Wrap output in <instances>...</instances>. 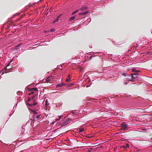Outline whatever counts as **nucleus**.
I'll return each mask as SVG.
<instances>
[{
    "instance_id": "obj_38",
    "label": "nucleus",
    "mask_w": 152,
    "mask_h": 152,
    "mask_svg": "<svg viewBox=\"0 0 152 152\" xmlns=\"http://www.w3.org/2000/svg\"><path fill=\"white\" fill-rule=\"evenodd\" d=\"M62 67L61 65L59 67H58V66L57 68H59L60 67Z\"/></svg>"
},
{
    "instance_id": "obj_31",
    "label": "nucleus",
    "mask_w": 152,
    "mask_h": 152,
    "mask_svg": "<svg viewBox=\"0 0 152 152\" xmlns=\"http://www.w3.org/2000/svg\"><path fill=\"white\" fill-rule=\"evenodd\" d=\"M31 99H30V97H28V100H27V101H28V102H29V101H30V100Z\"/></svg>"
},
{
    "instance_id": "obj_39",
    "label": "nucleus",
    "mask_w": 152,
    "mask_h": 152,
    "mask_svg": "<svg viewBox=\"0 0 152 152\" xmlns=\"http://www.w3.org/2000/svg\"><path fill=\"white\" fill-rule=\"evenodd\" d=\"M54 122H53L52 123V124H53L54 123Z\"/></svg>"
},
{
    "instance_id": "obj_30",
    "label": "nucleus",
    "mask_w": 152,
    "mask_h": 152,
    "mask_svg": "<svg viewBox=\"0 0 152 152\" xmlns=\"http://www.w3.org/2000/svg\"><path fill=\"white\" fill-rule=\"evenodd\" d=\"M34 91H31V93H29V94H28V95H31V94H34Z\"/></svg>"
},
{
    "instance_id": "obj_17",
    "label": "nucleus",
    "mask_w": 152,
    "mask_h": 152,
    "mask_svg": "<svg viewBox=\"0 0 152 152\" xmlns=\"http://www.w3.org/2000/svg\"><path fill=\"white\" fill-rule=\"evenodd\" d=\"M70 75H69L67 76V82H69V81L70 80Z\"/></svg>"
},
{
    "instance_id": "obj_5",
    "label": "nucleus",
    "mask_w": 152,
    "mask_h": 152,
    "mask_svg": "<svg viewBox=\"0 0 152 152\" xmlns=\"http://www.w3.org/2000/svg\"><path fill=\"white\" fill-rule=\"evenodd\" d=\"M22 44V43H20L19 44L13 47L12 48V50H17L18 49V48Z\"/></svg>"
},
{
    "instance_id": "obj_42",
    "label": "nucleus",
    "mask_w": 152,
    "mask_h": 152,
    "mask_svg": "<svg viewBox=\"0 0 152 152\" xmlns=\"http://www.w3.org/2000/svg\"><path fill=\"white\" fill-rule=\"evenodd\" d=\"M12 115V114H11L10 115H9L10 116H11V115Z\"/></svg>"
},
{
    "instance_id": "obj_20",
    "label": "nucleus",
    "mask_w": 152,
    "mask_h": 152,
    "mask_svg": "<svg viewBox=\"0 0 152 152\" xmlns=\"http://www.w3.org/2000/svg\"><path fill=\"white\" fill-rule=\"evenodd\" d=\"M22 130L21 131V132L22 134H23L25 131V128H23V127H22Z\"/></svg>"
},
{
    "instance_id": "obj_13",
    "label": "nucleus",
    "mask_w": 152,
    "mask_h": 152,
    "mask_svg": "<svg viewBox=\"0 0 152 152\" xmlns=\"http://www.w3.org/2000/svg\"><path fill=\"white\" fill-rule=\"evenodd\" d=\"M71 146V142L67 138V146Z\"/></svg>"
},
{
    "instance_id": "obj_37",
    "label": "nucleus",
    "mask_w": 152,
    "mask_h": 152,
    "mask_svg": "<svg viewBox=\"0 0 152 152\" xmlns=\"http://www.w3.org/2000/svg\"><path fill=\"white\" fill-rule=\"evenodd\" d=\"M132 71L133 72H136V71H135V69H132Z\"/></svg>"
},
{
    "instance_id": "obj_11",
    "label": "nucleus",
    "mask_w": 152,
    "mask_h": 152,
    "mask_svg": "<svg viewBox=\"0 0 152 152\" xmlns=\"http://www.w3.org/2000/svg\"><path fill=\"white\" fill-rule=\"evenodd\" d=\"M61 15H60L58 16L57 17V18L53 22V23H54L58 21V19H59V18H60Z\"/></svg>"
},
{
    "instance_id": "obj_32",
    "label": "nucleus",
    "mask_w": 152,
    "mask_h": 152,
    "mask_svg": "<svg viewBox=\"0 0 152 152\" xmlns=\"http://www.w3.org/2000/svg\"><path fill=\"white\" fill-rule=\"evenodd\" d=\"M34 96H31V99H34Z\"/></svg>"
},
{
    "instance_id": "obj_2",
    "label": "nucleus",
    "mask_w": 152,
    "mask_h": 152,
    "mask_svg": "<svg viewBox=\"0 0 152 152\" xmlns=\"http://www.w3.org/2000/svg\"><path fill=\"white\" fill-rule=\"evenodd\" d=\"M128 75L130 76V77H131L132 78L135 79L137 77V75H138V74L136 73L134 74L132 73L130 75Z\"/></svg>"
},
{
    "instance_id": "obj_26",
    "label": "nucleus",
    "mask_w": 152,
    "mask_h": 152,
    "mask_svg": "<svg viewBox=\"0 0 152 152\" xmlns=\"http://www.w3.org/2000/svg\"><path fill=\"white\" fill-rule=\"evenodd\" d=\"M78 11V10H77L76 11H75L73 12L72 13V15H73L75 14V13H76Z\"/></svg>"
},
{
    "instance_id": "obj_1",
    "label": "nucleus",
    "mask_w": 152,
    "mask_h": 152,
    "mask_svg": "<svg viewBox=\"0 0 152 152\" xmlns=\"http://www.w3.org/2000/svg\"><path fill=\"white\" fill-rule=\"evenodd\" d=\"M128 125L127 123L123 122L121 124V129L124 130H126L128 127Z\"/></svg>"
},
{
    "instance_id": "obj_36",
    "label": "nucleus",
    "mask_w": 152,
    "mask_h": 152,
    "mask_svg": "<svg viewBox=\"0 0 152 152\" xmlns=\"http://www.w3.org/2000/svg\"><path fill=\"white\" fill-rule=\"evenodd\" d=\"M126 147H129V145L128 144H126Z\"/></svg>"
},
{
    "instance_id": "obj_24",
    "label": "nucleus",
    "mask_w": 152,
    "mask_h": 152,
    "mask_svg": "<svg viewBox=\"0 0 152 152\" xmlns=\"http://www.w3.org/2000/svg\"><path fill=\"white\" fill-rule=\"evenodd\" d=\"M55 31V29H54V28H52V29H50V32H53L54 31Z\"/></svg>"
},
{
    "instance_id": "obj_12",
    "label": "nucleus",
    "mask_w": 152,
    "mask_h": 152,
    "mask_svg": "<svg viewBox=\"0 0 152 152\" xmlns=\"http://www.w3.org/2000/svg\"><path fill=\"white\" fill-rule=\"evenodd\" d=\"M87 9V7H86L83 6L80 9V10H81V11H83V10H86Z\"/></svg>"
},
{
    "instance_id": "obj_41",
    "label": "nucleus",
    "mask_w": 152,
    "mask_h": 152,
    "mask_svg": "<svg viewBox=\"0 0 152 152\" xmlns=\"http://www.w3.org/2000/svg\"><path fill=\"white\" fill-rule=\"evenodd\" d=\"M65 81H66V79L65 80Z\"/></svg>"
},
{
    "instance_id": "obj_23",
    "label": "nucleus",
    "mask_w": 152,
    "mask_h": 152,
    "mask_svg": "<svg viewBox=\"0 0 152 152\" xmlns=\"http://www.w3.org/2000/svg\"><path fill=\"white\" fill-rule=\"evenodd\" d=\"M61 116H58V118H57L55 119V121H58L61 118Z\"/></svg>"
},
{
    "instance_id": "obj_3",
    "label": "nucleus",
    "mask_w": 152,
    "mask_h": 152,
    "mask_svg": "<svg viewBox=\"0 0 152 152\" xmlns=\"http://www.w3.org/2000/svg\"><path fill=\"white\" fill-rule=\"evenodd\" d=\"M40 115H37V116H35V115H34L33 116V118L32 120V121L34 122L35 120L37 119L39 120L40 117Z\"/></svg>"
},
{
    "instance_id": "obj_29",
    "label": "nucleus",
    "mask_w": 152,
    "mask_h": 152,
    "mask_svg": "<svg viewBox=\"0 0 152 152\" xmlns=\"http://www.w3.org/2000/svg\"><path fill=\"white\" fill-rule=\"evenodd\" d=\"M32 104H28L27 103V104L28 106L30 107H31L33 106V105H32Z\"/></svg>"
},
{
    "instance_id": "obj_33",
    "label": "nucleus",
    "mask_w": 152,
    "mask_h": 152,
    "mask_svg": "<svg viewBox=\"0 0 152 152\" xmlns=\"http://www.w3.org/2000/svg\"><path fill=\"white\" fill-rule=\"evenodd\" d=\"M122 75H124V76H126V74L125 73H123Z\"/></svg>"
},
{
    "instance_id": "obj_27",
    "label": "nucleus",
    "mask_w": 152,
    "mask_h": 152,
    "mask_svg": "<svg viewBox=\"0 0 152 152\" xmlns=\"http://www.w3.org/2000/svg\"><path fill=\"white\" fill-rule=\"evenodd\" d=\"M44 33H50V30L45 31H44Z\"/></svg>"
},
{
    "instance_id": "obj_34",
    "label": "nucleus",
    "mask_w": 152,
    "mask_h": 152,
    "mask_svg": "<svg viewBox=\"0 0 152 152\" xmlns=\"http://www.w3.org/2000/svg\"><path fill=\"white\" fill-rule=\"evenodd\" d=\"M129 81H132V82H134V79H131L129 80Z\"/></svg>"
},
{
    "instance_id": "obj_28",
    "label": "nucleus",
    "mask_w": 152,
    "mask_h": 152,
    "mask_svg": "<svg viewBox=\"0 0 152 152\" xmlns=\"http://www.w3.org/2000/svg\"><path fill=\"white\" fill-rule=\"evenodd\" d=\"M32 105H33V106H35V105H36L37 104V103L35 102H34L33 103H32Z\"/></svg>"
},
{
    "instance_id": "obj_15",
    "label": "nucleus",
    "mask_w": 152,
    "mask_h": 152,
    "mask_svg": "<svg viewBox=\"0 0 152 152\" xmlns=\"http://www.w3.org/2000/svg\"><path fill=\"white\" fill-rule=\"evenodd\" d=\"M49 103H48V99H46L45 101V106L46 107H47L48 105H49Z\"/></svg>"
},
{
    "instance_id": "obj_43",
    "label": "nucleus",
    "mask_w": 152,
    "mask_h": 152,
    "mask_svg": "<svg viewBox=\"0 0 152 152\" xmlns=\"http://www.w3.org/2000/svg\"><path fill=\"white\" fill-rule=\"evenodd\" d=\"M34 101H35V100H34Z\"/></svg>"
},
{
    "instance_id": "obj_9",
    "label": "nucleus",
    "mask_w": 152,
    "mask_h": 152,
    "mask_svg": "<svg viewBox=\"0 0 152 152\" xmlns=\"http://www.w3.org/2000/svg\"><path fill=\"white\" fill-rule=\"evenodd\" d=\"M31 112L33 113L34 115H36L38 114L34 110H33L31 109H29Z\"/></svg>"
},
{
    "instance_id": "obj_4",
    "label": "nucleus",
    "mask_w": 152,
    "mask_h": 152,
    "mask_svg": "<svg viewBox=\"0 0 152 152\" xmlns=\"http://www.w3.org/2000/svg\"><path fill=\"white\" fill-rule=\"evenodd\" d=\"M61 126H65L66 125V121L65 119L62 120L60 122Z\"/></svg>"
},
{
    "instance_id": "obj_22",
    "label": "nucleus",
    "mask_w": 152,
    "mask_h": 152,
    "mask_svg": "<svg viewBox=\"0 0 152 152\" xmlns=\"http://www.w3.org/2000/svg\"><path fill=\"white\" fill-rule=\"evenodd\" d=\"M72 120H71L69 119H67V124L70 123V121H71L72 122Z\"/></svg>"
},
{
    "instance_id": "obj_18",
    "label": "nucleus",
    "mask_w": 152,
    "mask_h": 152,
    "mask_svg": "<svg viewBox=\"0 0 152 152\" xmlns=\"http://www.w3.org/2000/svg\"><path fill=\"white\" fill-rule=\"evenodd\" d=\"M88 12H82V13H80L79 14L80 15H86L88 13Z\"/></svg>"
},
{
    "instance_id": "obj_14",
    "label": "nucleus",
    "mask_w": 152,
    "mask_h": 152,
    "mask_svg": "<svg viewBox=\"0 0 152 152\" xmlns=\"http://www.w3.org/2000/svg\"><path fill=\"white\" fill-rule=\"evenodd\" d=\"M63 85H64V84H63V83L59 84H58L56 86V88H58V87H61L62 86H63Z\"/></svg>"
},
{
    "instance_id": "obj_7",
    "label": "nucleus",
    "mask_w": 152,
    "mask_h": 152,
    "mask_svg": "<svg viewBox=\"0 0 152 152\" xmlns=\"http://www.w3.org/2000/svg\"><path fill=\"white\" fill-rule=\"evenodd\" d=\"M135 111L137 112L142 113L143 112V110L140 108H136L135 110Z\"/></svg>"
},
{
    "instance_id": "obj_16",
    "label": "nucleus",
    "mask_w": 152,
    "mask_h": 152,
    "mask_svg": "<svg viewBox=\"0 0 152 152\" xmlns=\"http://www.w3.org/2000/svg\"><path fill=\"white\" fill-rule=\"evenodd\" d=\"M84 130V128H79L78 129V130L80 132H83Z\"/></svg>"
},
{
    "instance_id": "obj_21",
    "label": "nucleus",
    "mask_w": 152,
    "mask_h": 152,
    "mask_svg": "<svg viewBox=\"0 0 152 152\" xmlns=\"http://www.w3.org/2000/svg\"><path fill=\"white\" fill-rule=\"evenodd\" d=\"M75 16H73L69 18V21H71L72 20H74L75 19Z\"/></svg>"
},
{
    "instance_id": "obj_45",
    "label": "nucleus",
    "mask_w": 152,
    "mask_h": 152,
    "mask_svg": "<svg viewBox=\"0 0 152 152\" xmlns=\"http://www.w3.org/2000/svg\"><path fill=\"white\" fill-rule=\"evenodd\" d=\"M23 16L22 15V17H23Z\"/></svg>"
},
{
    "instance_id": "obj_6",
    "label": "nucleus",
    "mask_w": 152,
    "mask_h": 152,
    "mask_svg": "<svg viewBox=\"0 0 152 152\" xmlns=\"http://www.w3.org/2000/svg\"><path fill=\"white\" fill-rule=\"evenodd\" d=\"M27 89L28 91H38V89L36 88H28Z\"/></svg>"
},
{
    "instance_id": "obj_10",
    "label": "nucleus",
    "mask_w": 152,
    "mask_h": 152,
    "mask_svg": "<svg viewBox=\"0 0 152 152\" xmlns=\"http://www.w3.org/2000/svg\"><path fill=\"white\" fill-rule=\"evenodd\" d=\"M74 84L73 83H72L71 84H69V83H67V88H70L72 87L74 85Z\"/></svg>"
},
{
    "instance_id": "obj_25",
    "label": "nucleus",
    "mask_w": 152,
    "mask_h": 152,
    "mask_svg": "<svg viewBox=\"0 0 152 152\" xmlns=\"http://www.w3.org/2000/svg\"><path fill=\"white\" fill-rule=\"evenodd\" d=\"M4 70H5L4 69V70H2L1 71H0V74L1 73V74L2 75L4 73Z\"/></svg>"
},
{
    "instance_id": "obj_40",
    "label": "nucleus",
    "mask_w": 152,
    "mask_h": 152,
    "mask_svg": "<svg viewBox=\"0 0 152 152\" xmlns=\"http://www.w3.org/2000/svg\"><path fill=\"white\" fill-rule=\"evenodd\" d=\"M38 94V93H37V94H36V95H35V96H36V95H37V94Z\"/></svg>"
},
{
    "instance_id": "obj_44",
    "label": "nucleus",
    "mask_w": 152,
    "mask_h": 152,
    "mask_svg": "<svg viewBox=\"0 0 152 152\" xmlns=\"http://www.w3.org/2000/svg\"><path fill=\"white\" fill-rule=\"evenodd\" d=\"M23 16L22 15V17H23Z\"/></svg>"
},
{
    "instance_id": "obj_35",
    "label": "nucleus",
    "mask_w": 152,
    "mask_h": 152,
    "mask_svg": "<svg viewBox=\"0 0 152 152\" xmlns=\"http://www.w3.org/2000/svg\"><path fill=\"white\" fill-rule=\"evenodd\" d=\"M71 148H70L69 147L68 148L67 147V150H70V149H71Z\"/></svg>"
},
{
    "instance_id": "obj_19",
    "label": "nucleus",
    "mask_w": 152,
    "mask_h": 152,
    "mask_svg": "<svg viewBox=\"0 0 152 152\" xmlns=\"http://www.w3.org/2000/svg\"><path fill=\"white\" fill-rule=\"evenodd\" d=\"M12 60H11L10 62V63H8V64H7V66H6V67L4 68V69L5 70H6V69H7V67H8V66H10V63L12 62Z\"/></svg>"
},
{
    "instance_id": "obj_8",
    "label": "nucleus",
    "mask_w": 152,
    "mask_h": 152,
    "mask_svg": "<svg viewBox=\"0 0 152 152\" xmlns=\"http://www.w3.org/2000/svg\"><path fill=\"white\" fill-rule=\"evenodd\" d=\"M52 78L53 77L52 76L48 77L46 78V81L47 82H48L50 81L51 79H52Z\"/></svg>"
}]
</instances>
